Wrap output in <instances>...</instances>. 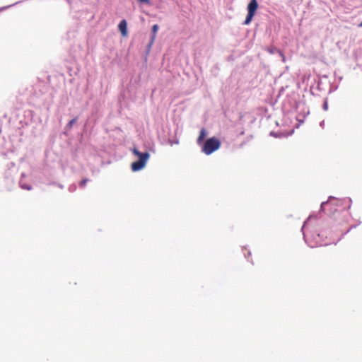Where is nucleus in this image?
Instances as JSON below:
<instances>
[{"label":"nucleus","instance_id":"obj_4","mask_svg":"<svg viewBox=\"0 0 362 362\" xmlns=\"http://www.w3.org/2000/svg\"><path fill=\"white\" fill-rule=\"evenodd\" d=\"M257 8H258L257 1V0H250V22L252 21Z\"/></svg>","mask_w":362,"mask_h":362},{"label":"nucleus","instance_id":"obj_8","mask_svg":"<svg viewBox=\"0 0 362 362\" xmlns=\"http://www.w3.org/2000/svg\"><path fill=\"white\" fill-rule=\"evenodd\" d=\"M76 122V118H74L72 119L71 121H69V122L67 124V127L68 128H71L72 126Z\"/></svg>","mask_w":362,"mask_h":362},{"label":"nucleus","instance_id":"obj_9","mask_svg":"<svg viewBox=\"0 0 362 362\" xmlns=\"http://www.w3.org/2000/svg\"><path fill=\"white\" fill-rule=\"evenodd\" d=\"M141 4L151 5V2L150 0H137Z\"/></svg>","mask_w":362,"mask_h":362},{"label":"nucleus","instance_id":"obj_5","mask_svg":"<svg viewBox=\"0 0 362 362\" xmlns=\"http://www.w3.org/2000/svg\"><path fill=\"white\" fill-rule=\"evenodd\" d=\"M158 29H159V26L157 24H155V25H153L152 26V28H151V39H150V42H149L148 45H153V43L154 42V40L156 38V34L158 32Z\"/></svg>","mask_w":362,"mask_h":362},{"label":"nucleus","instance_id":"obj_10","mask_svg":"<svg viewBox=\"0 0 362 362\" xmlns=\"http://www.w3.org/2000/svg\"><path fill=\"white\" fill-rule=\"evenodd\" d=\"M88 179H83L82 180L80 183H79V186L80 187H84L86 185V183L88 182Z\"/></svg>","mask_w":362,"mask_h":362},{"label":"nucleus","instance_id":"obj_6","mask_svg":"<svg viewBox=\"0 0 362 362\" xmlns=\"http://www.w3.org/2000/svg\"><path fill=\"white\" fill-rule=\"evenodd\" d=\"M206 136V131L205 129H202L199 133V136L197 138V144H201L204 139V137Z\"/></svg>","mask_w":362,"mask_h":362},{"label":"nucleus","instance_id":"obj_2","mask_svg":"<svg viewBox=\"0 0 362 362\" xmlns=\"http://www.w3.org/2000/svg\"><path fill=\"white\" fill-rule=\"evenodd\" d=\"M220 140L216 137L208 139L203 145L202 152L206 155H210L221 147Z\"/></svg>","mask_w":362,"mask_h":362},{"label":"nucleus","instance_id":"obj_3","mask_svg":"<svg viewBox=\"0 0 362 362\" xmlns=\"http://www.w3.org/2000/svg\"><path fill=\"white\" fill-rule=\"evenodd\" d=\"M118 29L123 37H126L127 35V33H128L127 22L125 19H122L119 22V23L118 25Z\"/></svg>","mask_w":362,"mask_h":362},{"label":"nucleus","instance_id":"obj_7","mask_svg":"<svg viewBox=\"0 0 362 362\" xmlns=\"http://www.w3.org/2000/svg\"><path fill=\"white\" fill-rule=\"evenodd\" d=\"M247 14L246 15V17H245V19L243 22V24L244 25H249V21H250V19H249V4L247 5Z\"/></svg>","mask_w":362,"mask_h":362},{"label":"nucleus","instance_id":"obj_11","mask_svg":"<svg viewBox=\"0 0 362 362\" xmlns=\"http://www.w3.org/2000/svg\"><path fill=\"white\" fill-rule=\"evenodd\" d=\"M360 26H362V22L360 23Z\"/></svg>","mask_w":362,"mask_h":362},{"label":"nucleus","instance_id":"obj_1","mask_svg":"<svg viewBox=\"0 0 362 362\" xmlns=\"http://www.w3.org/2000/svg\"><path fill=\"white\" fill-rule=\"evenodd\" d=\"M132 151L139 158L137 161L133 162L132 163V170L134 172L139 171L146 166V163L150 157V154L148 152L141 153L136 148H133Z\"/></svg>","mask_w":362,"mask_h":362}]
</instances>
